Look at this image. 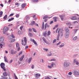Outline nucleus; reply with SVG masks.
<instances>
[{
	"instance_id": "f704fd0d",
	"label": "nucleus",
	"mask_w": 79,
	"mask_h": 79,
	"mask_svg": "<svg viewBox=\"0 0 79 79\" xmlns=\"http://www.w3.org/2000/svg\"><path fill=\"white\" fill-rule=\"evenodd\" d=\"M7 17H8V15H6L3 18L4 19H6L7 18Z\"/></svg>"
},
{
	"instance_id": "79ce46f5",
	"label": "nucleus",
	"mask_w": 79,
	"mask_h": 79,
	"mask_svg": "<svg viewBox=\"0 0 79 79\" xmlns=\"http://www.w3.org/2000/svg\"><path fill=\"white\" fill-rule=\"evenodd\" d=\"M33 31H34V32H36V30H35V28H32Z\"/></svg>"
},
{
	"instance_id": "13d9d810",
	"label": "nucleus",
	"mask_w": 79,
	"mask_h": 79,
	"mask_svg": "<svg viewBox=\"0 0 79 79\" xmlns=\"http://www.w3.org/2000/svg\"><path fill=\"white\" fill-rule=\"evenodd\" d=\"M53 21H51L50 23V24H53Z\"/></svg>"
},
{
	"instance_id": "473e14b6",
	"label": "nucleus",
	"mask_w": 79,
	"mask_h": 79,
	"mask_svg": "<svg viewBox=\"0 0 79 79\" xmlns=\"http://www.w3.org/2000/svg\"><path fill=\"white\" fill-rule=\"evenodd\" d=\"M34 23H35V22L34 21H33L31 23V26H33V25L34 24Z\"/></svg>"
},
{
	"instance_id": "ea45409f",
	"label": "nucleus",
	"mask_w": 79,
	"mask_h": 79,
	"mask_svg": "<svg viewBox=\"0 0 79 79\" xmlns=\"http://www.w3.org/2000/svg\"><path fill=\"white\" fill-rule=\"evenodd\" d=\"M48 16L47 15H45V16H44V17L43 18V19H46L47 18H48Z\"/></svg>"
},
{
	"instance_id": "8fccbe9b",
	"label": "nucleus",
	"mask_w": 79,
	"mask_h": 79,
	"mask_svg": "<svg viewBox=\"0 0 79 79\" xmlns=\"http://www.w3.org/2000/svg\"><path fill=\"white\" fill-rule=\"evenodd\" d=\"M56 39H55L53 41V43H55L56 42Z\"/></svg>"
},
{
	"instance_id": "6ab92c4d",
	"label": "nucleus",
	"mask_w": 79,
	"mask_h": 79,
	"mask_svg": "<svg viewBox=\"0 0 79 79\" xmlns=\"http://www.w3.org/2000/svg\"><path fill=\"white\" fill-rule=\"evenodd\" d=\"M24 57V56L23 55L20 58H19V60H20V61H22L23 60Z\"/></svg>"
},
{
	"instance_id": "c9c22d12",
	"label": "nucleus",
	"mask_w": 79,
	"mask_h": 79,
	"mask_svg": "<svg viewBox=\"0 0 79 79\" xmlns=\"http://www.w3.org/2000/svg\"><path fill=\"white\" fill-rule=\"evenodd\" d=\"M16 47H19V43H16Z\"/></svg>"
},
{
	"instance_id": "603ef678",
	"label": "nucleus",
	"mask_w": 79,
	"mask_h": 79,
	"mask_svg": "<svg viewBox=\"0 0 79 79\" xmlns=\"http://www.w3.org/2000/svg\"><path fill=\"white\" fill-rule=\"evenodd\" d=\"M48 36L49 35H50V31H48V35H47Z\"/></svg>"
},
{
	"instance_id": "de8ad7c7",
	"label": "nucleus",
	"mask_w": 79,
	"mask_h": 79,
	"mask_svg": "<svg viewBox=\"0 0 79 79\" xmlns=\"http://www.w3.org/2000/svg\"><path fill=\"white\" fill-rule=\"evenodd\" d=\"M43 40L44 42H45L46 43V40H45V38H43Z\"/></svg>"
},
{
	"instance_id": "69168bd1",
	"label": "nucleus",
	"mask_w": 79,
	"mask_h": 79,
	"mask_svg": "<svg viewBox=\"0 0 79 79\" xmlns=\"http://www.w3.org/2000/svg\"><path fill=\"white\" fill-rule=\"evenodd\" d=\"M18 48V51H19V50H20V47H17Z\"/></svg>"
},
{
	"instance_id": "4be33fe9",
	"label": "nucleus",
	"mask_w": 79,
	"mask_h": 79,
	"mask_svg": "<svg viewBox=\"0 0 79 79\" xmlns=\"http://www.w3.org/2000/svg\"><path fill=\"white\" fill-rule=\"evenodd\" d=\"M47 27H49V26L47 24V23H46L45 25V27H44L45 29L47 28Z\"/></svg>"
},
{
	"instance_id": "f257e3e1",
	"label": "nucleus",
	"mask_w": 79,
	"mask_h": 79,
	"mask_svg": "<svg viewBox=\"0 0 79 79\" xmlns=\"http://www.w3.org/2000/svg\"><path fill=\"white\" fill-rule=\"evenodd\" d=\"M71 65V63L70 62H68L67 61H64L63 64V66L64 68H67L68 66Z\"/></svg>"
},
{
	"instance_id": "72a5a7b5",
	"label": "nucleus",
	"mask_w": 79,
	"mask_h": 79,
	"mask_svg": "<svg viewBox=\"0 0 79 79\" xmlns=\"http://www.w3.org/2000/svg\"><path fill=\"white\" fill-rule=\"evenodd\" d=\"M60 17V18L61 20H63V18L64 17L62 15H60L59 16Z\"/></svg>"
},
{
	"instance_id": "4468645a",
	"label": "nucleus",
	"mask_w": 79,
	"mask_h": 79,
	"mask_svg": "<svg viewBox=\"0 0 79 79\" xmlns=\"http://www.w3.org/2000/svg\"><path fill=\"white\" fill-rule=\"evenodd\" d=\"M40 76V74L36 73L35 74V77H36V78H39Z\"/></svg>"
},
{
	"instance_id": "bb28decb",
	"label": "nucleus",
	"mask_w": 79,
	"mask_h": 79,
	"mask_svg": "<svg viewBox=\"0 0 79 79\" xmlns=\"http://www.w3.org/2000/svg\"><path fill=\"white\" fill-rule=\"evenodd\" d=\"M32 2L34 3H35V2H39V0H32Z\"/></svg>"
},
{
	"instance_id": "58836bf2",
	"label": "nucleus",
	"mask_w": 79,
	"mask_h": 79,
	"mask_svg": "<svg viewBox=\"0 0 79 79\" xmlns=\"http://www.w3.org/2000/svg\"><path fill=\"white\" fill-rule=\"evenodd\" d=\"M15 39H14L13 40H10V42L11 43V42H15Z\"/></svg>"
},
{
	"instance_id": "f8f14e48",
	"label": "nucleus",
	"mask_w": 79,
	"mask_h": 79,
	"mask_svg": "<svg viewBox=\"0 0 79 79\" xmlns=\"http://www.w3.org/2000/svg\"><path fill=\"white\" fill-rule=\"evenodd\" d=\"M16 53V51H15L14 50H11L10 51V54L12 55H14Z\"/></svg>"
},
{
	"instance_id": "5fc2aeb1",
	"label": "nucleus",
	"mask_w": 79,
	"mask_h": 79,
	"mask_svg": "<svg viewBox=\"0 0 79 79\" xmlns=\"http://www.w3.org/2000/svg\"><path fill=\"white\" fill-rule=\"evenodd\" d=\"M28 35L29 36H32V34L31 33H29L28 34Z\"/></svg>"
},
{
	"instance_id": "0e129e2a",
	"label": "nucleus",
	"mask_w": 79,
	"mask_h": 79,
	"mask_svg": "<svg viewBox=\"0 0 79 79\" xmlns=\"http://www.w3.org/2000/svg\"><path fill=\"white\" fill-rule=\"evenodd\" d=\"M28 30H29V31H32V29H31V28H29L28 29Z\"/></svg>"
},
{
	"instance_id": "412c9836",
	"label": "nucleus",
	"mask_w": 79,
	"mask_h": 79,
	"mask_svg": "<svg viewBox=\"0 0 79 79\" xmlns=\"http://www.w3.org/2000/svg\"><path fill=\"white\" fill-rule=\"evenodd\" d=\"M26 5L24 3L23 4L21 5L22 7L23 8H25V6H26Z\"/></svg>"
},
{
	"instance_id": "e2e57ef3",
	"label": "nucleus",
	"mask_w": 79,
	"mask_h": 79,
	"mask_svg": "<svg viewBox=\"0 0 79 79\" xmlns=\"http://www.w3.org/2000/svg\"><path fill=\"white\" fill-rule=\"evenodd\" d=\"M63 46H62L61 45H60L59 46V47H60V48H61L62 47H63Z\"/></svg>"
},
{
	"instance_id": "4c0bfd02",
	"label": "nucleus",
	"mask_w": 79,
	"mask_h": 79,
	"mask_svg": "<svg viewBox=\"0 0 79 79\" xmlns=\"http://www.w3.org/2000/svg\"><path fill=\"white\" fill-rule=\"evenodd\" d=\"M31 60H32V57H31L29 59L28 61L29 63L31 62Z\"/></svg>"
},
{
	"instance_id": "b1692460",
	"label": "nucleus",
	"mask_w": 79,
	"mask_h": 79,
	"mask_svg": "<svg viewBox=\"0 0 79 79\" xmlns=\"http://www.w3.org/2000/svg\"><path fill=\"white\" fill-rule=\"evenodd\" d=\"M58 18V17H54L53 18V19H54V22H56V19Z\"/></svg>"
},
{
	"instance_id": "c756f323",
	"label": "nucleus",
	"mask_w": 79,
	"mask_h": 79,
	"mask_svg": "<svg viewBox=\"0 0 79 79\" xmlns=\"http://www.w3.org/2000/svg\"><path fill=\"white\" fill-rule=\"evenodd\" d=\"M43 35L44 37H46V36H47V33L46 32L44 33Z\"/></svg>"
},
{
	"instance_id": "7ed1b4c3",
	"label": "nucleus",
	"mask_w": 79,
	"mask_h": 79,
	"mask_svg": "<svg viewBox=\"0 0 79 79\" xmlns=\"http://www.w3.org/2000/svg\"><path fill=\"white\" fill-rule=\"evenodd\" d=\"M4 40V37H2L0 38V42H2V43L0 44V47L1 46V48H2V47L4 45L5 43L3 42Z\"/></svg>"
},
{
	"instance_id": "aec40b11",
	"label": "nucleus",
	"mask_w": 79,
	"mask_h": 79,
	"mask_svg": "<svg viewBox=\"0 0 79 79\" xmlns=\"http://www.w3.org/2000/svg\"><path fill=\"white\" fill-rule=\"evenodd\" d=\"M56 60L55 58H53L51 59L50 61H55Z\"/></svg>"
},
{
	"instance_id": "f3484780",
	"label": "nucleus",
	"mask_w": 79,
	"mask_h": 79,
	"mask_svg": "<svg viewBox=\"0 0 79 79\" xmlns=\"http://www.w3.org/2000/svg\"><path fill=\"white\" fill-rule=\"evenodd\" d=\"M65 32H70L69 30L68 27H66L65 29Z\"/></svg>"
},
{
	"instance_id": "052dcab7",
	"label": "nucleus",
	"mask_w": 79,
	"mask_h": 79,
	"mask_svg": "<svg viewBox=\"0 0 79 79\" xmlns=\"http://www.w3.org/2000/svg\"><path fill=\"white\" fill-rule=\"evenodd\" d=\"M72 74V73L71 72H70L69 73V75H71Z\"/></svg>"
},
{
	"instance_id": "c03bdc74",
	"label": "nucleus",
	"mask_w": 79,
	"mask_h": 79,
	"mask_svg": "<svg viewBox=\"0 0 79 79\" xmlns=\"http://www.w3.org/2000/svg\"><path fill=\"white\" fill-rule=\"evenodd\" d=\"M19 14H17L16 15V18H19Z\"/></svg>"
},
{
	"instance_id": "9b49d317",
	"label": "nucleus",
	"mask_w": 79,
	"mask_h": 79,
	"mask_svg": "<svg viewBox=\"0 0 79 79\" xmlns=\"http://www.w3.org/2000/svg\"><path fill=\"white\" fill-rule=\"evenodd\" d=\"M78 30V29H75L73 30V31L72 32V34L73 35H75V34H76V33L77 32V31Z\"/></svg>"
},
{
	"instance_id": "1a4fd4ad",
	"label": "nucleus",
	"mask_w": 79,
	"mask_h": 79,
	"mask_svg": "<svg viewBox=\"0 0 79 79\" xmlns=\"http://www.w3.org/2000/svg\"><path fill=\"white\" fill-rule=\"evenodd\" d=\"M69 34H70V32H66L65 34V38H68V37H69Z\"/></svg>"
},
{
	"instance_id": "6e6d98bb",
	"label": "nucleus",
	"mask_w": 79,
	"mask_h": 79,
	"mask_svg": "<svg viewBox=\"0 0 79 79\" xmlns=\"http://www.w3.org/2000/svg\"><path fill=\"white\" fill-rule=\"evenodd\" d=\"M12 62H13V60H11L10 62H9V63H12Z\"/></svg>"
},
{
	"instance_id": "49530a36",
	"label": "nucleus",
	"mask_w": 79,
	"mask_h": 79,
	"mask_svg": "<svg viewBox=\"0 0 79 79\" xmlns=\"http://www.w3.org/2000/svg\"><path fill=\"white\" fill-rule=\"evenodd\" d=\"M18 34H21V31H19L18 32Z\"/></svg>"
},
{
	"instance_id": "a18cd8bd",
	"label": "nucleus",
	"mask_w": 79,
	"mask_h": 79,
	"mask_svg": "<svg viewBox=\"0 0 79 79\" xmlns=\"http://www.w3.org/2000/svg\"><path fill=\"white\" fill-rule=\"evenodd\" d=\"M50 56H53V53H52V52H50Z\"/></svg>"
},
{
	"instance_id": "dca6fc26",
	"label": "nucleus",
	"mask_w": 79,
	"mask_h": 79,
	"mask_svg": "<svg viewBox=\"0 0 79 79\" xmlns=\"http://www.w3.org/2000/svg\"><path fill=\"white\" fill-rule=\"evenodd\" d=\"M31 41H32L33 42L35 45H37V43H36V42L33 39L32 40V39H31Z\"/></svg>"
},
{
	"instance_id": "20e7f679",
	"label": "nucleus",
	"mask_w": 79,
	"mask_h": 79,
	"mask_svg": "<svg viewBox=\"0 0 79 79\" xmlns=\"http://www.w3.org/2000/svg\"><path fill=\"white\" fill-rule=\"evenodd\" d=\"M22 44L23 45H24V46H25V45L27 44V39L26 37H24V41L23 40H22Z\"/></svg>"
},
{
	"instance_id": "338daca9",
	"label": "nucleus",
	"mask_w": 79,
	"mask_h": 79,
	"mask_svg": "<svg viewBox=\"0 0 79 79\" xmlns=\"http://www.w3.org/2000/svg\"><path fill=\"white\" fill-rule=\"evenodd\" d=\"M45 79H50V78L48 77L45 78Z\"/></svg>"
},
{
	"instance_id": "09e8293b",
	"label": "nucleus",
	"mask_w": 79,
	"mask_h": 79,
	"mask_svg": "<svg viewBox=\"0 0 79 79\" xmlns=\"http://www.w3.org/2000/svg\"><path fill=\"white\" fill-rule=\"evenodd\" d=\"M52 56H56V55L55 53H53Z\"/></svg>"
},
{
	"instance_id": "37998d69",
	"label": "nucleus",
	"mask_w": 79,
	"mask_h": 79,
	"mask_svg": "<svg viewBox=\"0 0 79 79\" xmlns=\"http://www.w3.org/2000/svg\"><path fill=\"white\" fill-rule=\"evenodd\" d=\"M26 18L27 19H30V17L29 16H27L26 17Z\"/></svg>"
},
{
	"instance_id": "e433bc0d",
	"label": "nucleus",
	"mask_w": 79,
	"mask_h": 79,
	"mask_svg": "<svg viewBox=\"0 0 79 79\" xmlns=\"http://www.w3.org/2000/svg\"><path fill=\"white\" fill-rule=\"evenodd\" d=\"M2 15H3V12L1 11L0 12V17H2Z\"/></svg>"
},
{
	"instance_id": "f03ea898",
	"label": "nucleus",
	"mask_w": 79,
	"mask_h": 79,
	"mask_svg": "<svg viewBox=\"0 0 79 79\" xmlns=\"http://www.w3.org/2000/svg\"><path fill=\"white\" fill-rule=\"evenodd\" d=\"M63 29H60L58 30V28H57L56 31V33H58V34H59V32L60 33L61 37H62L63 35Z\"/></svg>"
},
{
	"instance_id": "6e6552de",
	"label": "nucleus",
	"mask_w": 79,
	"mask_h": 79,
	"mask_svg": "<svg viewBox=\"0 0 79 79\" xmlns=\"http://www.w3.org/2000/svg\"><path fill=\"white\" fill-rule=\"evenodd\" d=\"M73 64H76V65L79 66V61H77V59H75L73 60Z\"/></svg>"
},
{
	"instance_id": "a211bd4d",
	"label": "nucleus",
	"mask_w": 79,
	"mask_h": 79,
	"mask_svg": "<svg viewBox=\"0 0 79 79\" xmlns=\"http://www.w3.org/2000/svg\"><path fill=\"white\" fill-rule=\"evenodd\" d=\"M13 38H15V36L12 34L11 35H10L9 36V38L10 39H12Z\"/></svg>"
},
{
	"instance_id": "423d86ee",
	"label": "nucleus",
	"mask_w": 79,
	"mask_h": 79,
	"mask_svg": "<svg viewBox=\"0 0 79 79\" xmlns=\"http://www.w3.org/2000/svg\"><path fill=\"white\" fill-rule=\"evenodd\" d=\"M8 30V27H4L3 29V34H5L7 31Z\"/></svg>"
},
{
	"instance_id": "2eb2a0df",
	"label": "nucleus",
	"mask_w": 79,
	"mask_h": 79,
	"mask_svg": "<svg viewBox=\"0 0 79 79\" xmlns=\"http://www.w3.org/2000/svg\"><path fill=\"white\" fill-rule=\"evenodd\" d=\"M4 61L5 62L8 63V59H7V57H6V56H4Z\"/></svg>"
},
{
	"instance_id": "c85d7f7f",
	"label": "nucleus",
	"mask_w": 79,
	"mask_h": 79,
	"mask_svg": "<svg viewBox=\"0 0 79 79\" xmlns=\"http://www.w3.org/2000/svg\"><path fill=\"white\" fill-rule=\"evenodd\" d=\"M3 75L4 76H7V75H8V74H7V73H6L5 72L3 73Z\"/></svg>"
},
{
	"instance_id": "2f4dec72",
	"label": "nucleus",
	"mask_w": 79,
	"mask_h": 79,
	"mask_svg": "<svg viewBox=\"0 0 79 79\" xmlns=\"http://www.w3.org/2000/svg\"><path fill=\"white\" fill-rule=\"evenodd\" d=\"M42 29H44V22H43V23L42 24Z\"/></svg>"
},
{
	"instance_id": "cd10ccee",
	"label": "nucleus",
	"mask_w": 79,
	"mask_h": 79,
	"mask_svg": "<svg viewBox=\"0 0 79 79\" xmlns=\"http://www.w3.org/2000/svg\"><path fill=\"white\" fill-rule=\"evenodd\" d=\"M66 24L67 26H71V23H66Z\"/></svg>"
},
{
	"instance_id": "3c124183",
	"label": "nucleus",
	"mask_w": 79,
	"mask_h": 79,
	"mask_svg": "<svg viewBox=\"0 0 79 79\" xmlns=\"http://www.w3.org/2000/svg\"><path fill=\"white\" fill-rule=\"evenodd\" d=\"M23 26H22L20 27V29L21 30V31H22L23 30Z\"/></svg>"
},
{
	"instance_id": "a19ab883",
	"label": "nucleus",
	"mask_w": 79,
	"mask_h": 79,
	"mask_svg": "<svg viewBox=\"0 0 79 79\" xmlns=\"http://www.w3.org/2000/svg\"><path fill=\"white\" fill-rule=\"evenodd\" d=\"M61 42L60 41L57 44H56V45L57 46H58V45H60V44H61Z\"/></svg>"
},
{
	"instance_id": "4d7b16f0",
	"label": "nucleus",
	"mask_w": 79,
	"mask_h": 79,
	"mask_svg": "<svg viewBox=\"0 0 79 79\" xmlns=\"http://www.w3.org/2000/svg\"><path fill=\"white\" fill-rule=\"evenodd\" d=\"M22 53H23L22 51H21V52H20L19 54V55H21V54Z\"/></svg>"
},
{
	"instance_id": "7c9ffc66",
	"label": "nucleus",
	"mask_w": 79,
	"mask_h": 79,
	"mask_svg": "<svg viewBox=\"0 0 79 79\" xmlns=\"http://www.w3.org/2000/svg\"><path fill=\"white\" fill-rule=\"evenodd\" d=\"M73 57H77V56H78V54H74L73 55Z\"/></svg>"
},
{
	"instance_id": "864d4df0",
	"label": "nucleus",
	"mask_w": 79,
	"mask_h": 79,
	"mask_svg": "<svg viewBox=\"0 0 79 79\" xmlns=\"http://www.w3.org/2000/svg\"><path fill=\"white\" fill-rule=\"evenodd\" d=\"M14 77L15 79H18V77H16V76L15 75Z\"/></svg>"
},
{
	"instance_id": "774afa93",
	"label": "nucleus",
	"mask_w": 79,
	"mask_h": 79,
	"mask_svg": "<svg viewBox=\"0 0 79 79\" xmlns=\"http://www.w3.org/2000/svg\"><path fill=\"white\" fill-rule=\"evenodd\" d=\"M44 50H45L46 52H47V50H48V49H45V48H44Z\"/></svg>"
},
{
	"instance_id": "0eeeda50",
	"label": "nucleus",
	"mask_w": 79,
	"mask_h": 79,
	"mask_svg": "<svg viewBox=\"0 0 79 79\" xmlns=\"http://www.w3.org/2000/svg\"><path fill=\"white\" fill-rule=\"evenodd\" d=\"M5 63H2L0 64V66L1 68L3 69L4 71H6V69H5Z\"/></svg>"
},
{
	"instance_id": "9d476101",
	"label": "nucleus",
	"mask_w": 79,
	"mask_h": 79,
	"mask_svg": "<svg viewBox=\"0 0 79 79\" xmlns=\"http://www.w3.org/2000/svg\"><path fill=\"white\" fill-rule=\"evenodd\" d=\"M56 65L55 64V63L54 62H52L51 63V66H50V68H53L54 66H55Z\"/></svg>"
},
{
	"instance_id": "a878e982",
	"label": "nucleus",
	"mask_w": 79,
	"mask_h": 79,
	"mask_svg": "<svg viewBox=\"0 0 79 79\" xmlns=\"http://www.w3.org/2000/svg\"><path fill=\"white\" fill-rule=\"evenodd\" d=\"M77 39V36H75L73 39V40L75 41Z\"/></svg>"
},
{
	"instance_id": "680f3d73",
	"label": "nucleus",
	"mask_w": 79,
	"mask_h": 79,
	"mask_svg": "<svg viewBox=\"0 0 79 79\" xmlns=\"http://www.w3.org/2000/svg\"><path fill=\"white\" fill-rule=\"evenodd\" d=\"M34 65H32L31 66V68L32 69H34Z\"/></svg>"
},
{
	"instance_id": "393cba45",
	"label": "nucleus",
	"mask_w": 79,
	"mask_h": 79,
	"mask_svg": "<svg viewBox=\"0 0 79 79\" xmlns=\"http://www.w3.org/2000/svg\"><path fill=\"white\" fill-rule=\"evenodd\" d=\"M13 19H14V18H12L9 19L8 20V21L9 22H10V21H12V20H13Z\"/></svg>"
},
{
	"instance_id": "5701e85b",
	"label": "nucleus",
	"mask_w": 79,
	"mask_h": 79,
	"mask_svg": "<svg viewBox=\"0 0 79 79\" xmlns=\"http://www.w3.org/2000/svg\"><path fill=\"white\" fill-rule=\"evenodd\" d=\"M59 37H60V33H59L57 35L56 40H59Z\"/></svg>"
},
{
	"instance_id": "39448f33",
	"label": "nucleus",
	"mask_w": 79,
	"mask_h": 79,
	"mask_svg": "<svg viewBox=\"0 0 79 79\" xmlns=\"http://www.w3.org/2000/svg\"><path fill=\"white\" fill-rule=\"evenodd\" d=\"M73 73L75 76H79V72L77 70H75L73 71Z\"/></svg>"
},
{
	"instance_id": "ddd939ff",
	"label": "nucleus",
	"mask_w": 79,
	"mask_h": 79,
	"mask_svg": "<svg viewBox=\"0 0 79 79\" xmlns=\"http://www.w3.org/2000/svg\"><path fill=\"white\" fill-rule=\"evenodd\" d=\"M70 19H72V20H76V19L77 18L75 16H73L72 17H71L70 18Z\"/></svg>"
},
{
	"instance_id": "bf43d9fd",
	"label": "nucleus",
	"mask_w": 79,
	"mask_h": 79,
	"mask_svg": "<svg viewBox=\"0 0 79 79\" xmlns=\"http://www.w3.org/2000/svg\"><path fill=\"white\" fill-rule=\"evenodd\" d=\"M14 14L12 13L10 15V16H13Z\"/></svg>"
}]
</instances>
